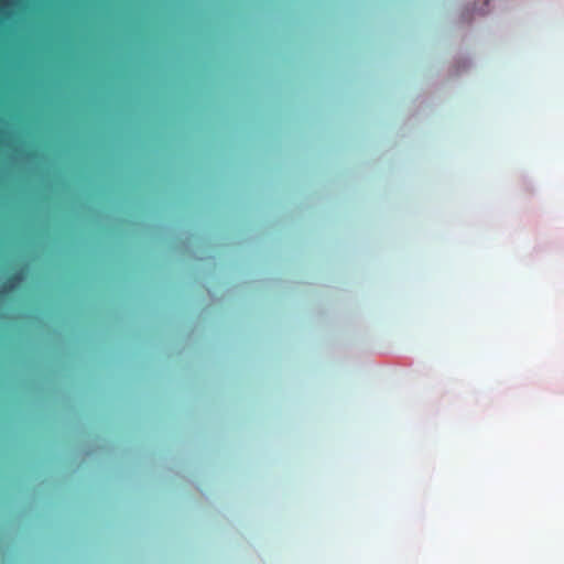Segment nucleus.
<instances>
[{
    "mask_svg": "<svg viewBox=\"0 0 564 564\" xmlns=\"http://www.w3.org/2000/svg\"><path fill=\"white\" fill-rule=\"evenodd\" d=\"M24 280V272L22 270L13 272L0 285V296H7L14 292Z\"/></svg>",
    "mask_w": 564,
    "mask_h": 564,
    "instance_id": "f257e3e1",
    "label": "nucleus"
}]
</instances>
